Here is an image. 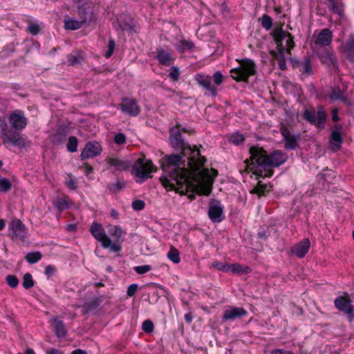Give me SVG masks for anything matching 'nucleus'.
<instances>
[{"label":"nucleus","instance_id":"obj_1","mask_svg":"<svg viewBox=\"0 0 354 354\" xmlns=\"http://www.w3.org/2000/svg\"><path fill=\"white\" fill-rule=\"evenodd\" d=\"M183 153H171L160 160L161 169L164 176L160 178L162 185L167 190L178 189L184 185L188 187L189 171L185 168L186 161L183 160Z\"/></svg>","mask_w":354,"mask_h":354},{"label":"nucleus","instance_id":"obj_2","mask_svg":"<svg viewBox=\"0 0 354 354\" xmlns=\"http://www.w3.org/2000/svg\"><path fill=\"white\" fill-rule=\"evenodd\" d=\"M250 157L244 162L246 167L252 171V174L260 177H271L273 175V167H278L288 160L286 153L281 150H274L270 154L259 146H252L250 148Z\"/></svg>","mask_w":354,"mask_h":354},{"label":"nucleus","instance_id":"obj_3","mask_svg":"<svg viewBox=\"0 0 354 354\" xmlns=\"http://www.w3.org/2000/svg\"><path fill=\"white\" fill-rule=\"evenodd\" d=\"M169 140L173 148L181 150V153L187 158V165L194 171H199L204 165L206 159L201 155L200 151L186 143L180 132V125L177 124L170 131Z\"/></svg>","mask_w":354,"mask_h":354},{"label":"nucleus","instance_id":"obj_4","mask_svg":"<svg viewBox=\"0 0 354 354\" xmlns=\"http://www.w3.org/2000/svg\"><path fill=\"white\" fill-rule=\"evenodd\" d=\"M19 131L10 128L6 122L0 123V139L6 147L8 148V145L20 149L26 147V139Z\"/></svg>","mask_w":354,"mask_h":354},{"label":"nucleus","instance_id":"obj_5","mask_svg":"<svg viewBox=\"0 0 354 354\" xmlns=\"http://www.w3.org/2000/svg\"><path fill=\"white\" fill-rule=\"evenodd\" d=\"M239 66L231 69V76L236 81H247L248 78L256 73V65L253 60L243 59L239 61Z\"/></svg>","mask_w":354,"mask_h":354},{"label":"nucleus","instance_id":"obj_6","mask_svg":"<svg viewBox=\"0 0 354 354\" xmlns=\"http://www.w3.org/2000/svg\"><path fill=\"white\" fill-rule=\"evenodd\" d=\"M272 36L277 44L279 53H284L285 51L290 55V50L295 47L293 36L282 30L281 28H275L272 31Z\"/></svg>","mask_w":354,"mask_h":354},{"label":"nucleus","instance_id":"obj_7","mask_svg":"<svg viewBox=\"0 0 354 354\" xmlns=\"http://www.w3.org/2000/svg\"><path fill=\"white\" fill-rule=\"evenodd\" d=\"M303 118L310 124H315L317 127L323 129L325 126L326 114L322 109H319L317 112L314 109L312 110L305 109Z\"/></svg>","mask_w":354,"mask_h":354},{"label":"nucleus","instance_id":"obj_8","mask_svg":"<svg viewBox=\"0 0 354 354\" xmlns=\"http://www.w3.org/2000/svg\"><path fill=\"white\" fill-rule=\"evenodd\" d=\"M334 305L337 309L346 315L350 322L354 320V306L348 297H337L334 301Z\"/></svg>","mask_w":354,"mask_h":354},{"label":"nucleus","instance_id":"obj_9","mask_svg":"<svg viewBox=\"0 0 354 354\" xmlns=\"http://www.w3.org/2000/svg\"><path fill=\"white\" fill-rule=\"evenodd\" d=\"M136 176L140 178H147L153 170V163L145 158H138L133 166Z\"/></svg>","mask_w":354,"mask_h":354},{"label":"nucleus","instance_id":"obj_10","mask_svg":"<svg viewBox=\"0 0 354 354\" xmlns=\"http://www.w3.org/2000/svg\"><path fill=\"white\" fill-rule=\"evenodd\" d=\"M8 122L12 129L20 131L27 126L28 120L22 111L15 110L9 115Z\"/></svg>","mask_w":354,"mask_h":354},{"label":"nucleus","instance_id":"obj_11","mask_svg":"<svg viewBox=\"0 0 354 354\" xmlns=\"http://www.w3.org/2000/svg\"><path fill=\"white\" fill-rule=\"evenodd\" d=\"M102 151L101 144L97 141H89L86 143L84 148L82 151L80 158L82 160H86L90 158H95L99 156Z\"/></svg>","mask_w":354,"mask_h":354},{"label":"nucleus","instance_id":"obj_12","mask_svg":"<svg viewBox=\"0 0 354 354\" xmlns=\"http://www.w3.org/2000/svg\"><path fill=\"white\" fill-rule=\"evenodd\" d=\"M208 216L214 223L221 222L225 216L220 201L212 200L209 204Z\"/></svg>","mask_w":354,"mask_h":354},{"label":"nucleus","instance_id":"obj_13","mask_svg":"<svg viewBox=\"0 0 354 354\" xmlns=\"http://www.w3.org/2000/svg\"><path fill=\"white\" fill-rule=\"evenodd\" d=\"M90 232L97 241L101 243L102 247L109 245V237L100 223H93L91 226Z\"/></svg>","mask_w":354,"mask_h":354},{"label":"nucleus","instance_id":"obj_14","mask_svg":"<svg viewBox=\"0 0 354 354\" xmlns=\"http://www.w3.org/2000/svg\"><path fill=\"white\" fill-rule=\"evenodd\" d=\"M120 107L122 112L131 116H136L140 112V107L136 101L131 98H124L120 104Z\"/></svg>","mask_w":354,"mask_h":354},{"label":"nucleus","instance_id":"obj_15","mask_svg":"<svg viewBox=\"0 0 354 354\" xmlns=\"http://www.w3.org/2000/svg\"><path fill=\"white\" fill-rule=\"evenodd\" d=\"M248 314L246 310L241 307H231L226 309L222 316L223 321H233L236 319L245 317Z\"/></svg>","mask_w":354,"mask_h":354},{"label":"nucleus","instance_id":"obj_16","mask_svg":"<svg viewBox=\"0 0 354 354\" xmlns=\"http://www.w3.org/2000/svg\"><path fill=\"white\" fill-rule=\"evenodd\" d=\"M10 227L13 231V239H18L21 241L24 240L26 235V228L19 219L15 218L12 220Z\"/></svg>","mask_w":354,"mask_h":354},{"label":"nucleus","instance_id":"obj_17","mask_svg":"<svg viewBox=\"0 0 354 354\" xmlns=\"http://www.w3.org/2000/svg\"><path fill=\"white\" fill-rule=\"evenodd\" d=\"M310 247V241L304 239L303 241L295 244L291 248V252L298 258H303L308 252Z\"/></svg>","mask_w":354,"mask_h":354},{"label":"nucleus","instance_id":"obj_18","mask_svg":"<svg viewBox=\"0 0 354 354\" xmlns=\"http://www.w3.org/2000/svg\"><path fill=\"white\" fill-rule=\"evenodd\" d=\"M332 41V32L328 29L322 30L317 36L315 41V45L328 46Z\"/></svg>","mask_w":354,"mask_h":354},{"label":"nucleus","instance_id":"obj_19","mask_svg":"<svg viewBox=\"0 0 354 354\" xmlns=\"http://www.w3.org/2000/svg\"><path fill=\"white\" fill-rule=\"evenodd\" d=\"M156 57L160 64L165 66H169L174 62L171 53L164 49H158Z\"/></svg>","mask_w":354,"mask_h":354},{"label":"nucleus","instance_id":"obj_20","mask_svg":"<svg viewBox=\"0 0 354 354\" xmlns=\"http://www.w3.org/2000/svg\"><path fill=\"white\" fill-rule=\"evenodd\" d=\"M87 21V17H84L81 20H75L72 19H66L64 21V27L68 30H77L82 28Z\"/></svg>","mask_w":354,"mask_h":354},{"label":"nucleus","instance_id":"obj_21","mask_svg":"<svg viewBox=\"0 0 354 354\" xmlns=\"http://www.w3.org/2000/svg\"><path fill=\"white\" fill-rule=\"evenodd\" d=\"M54 322V328L55 335L58 338L64 337L66 335L67 330L65 326V324L62 320L58 319L57 317L53 319Z\"/></svg>","mask_w":354,"mask_h":354},{"label":"nucleus","instance_id":"obj_22","mask_svg":"<svg viewBox=\"0 0 354 354\" xmlns=\"http://www.w3.org/2000/svg\"><path fill=\"white\" fill-rule=\"evenodd\" d=\"M343 139L340 132L335 129L333 130L330 136V145L333 150H337L341 147Z\"/></svg>","mask_w":354,"mask_h":354},{"label":"nucleus","instance_id":"obj_23","mask_svg":"<svg viewBox=\"0 0 354 354\" xmlns=\"http://www.w3.org/2000/svg\"><path fill=\"white\" fill-rule=\"evenodd\" d=\"M106 162L111 166L114 167L116 170H126L128 168L127 162L118 158H108Z\"/></svg>","mask_w":354,"mask_h":354},{"label":"nucleus","instance_id":"obj_24","mask_svg":"<svg viewBox=\"0 0 354 354\" xmlns=\"http://www.w3.org/2000/svg\"><path fill=\"white\" fill-rule=\"evenodd\" d=\"M329 96L333 100H339L345 104H352L348 97L344 95V90H333Z\"/></svg>","mask_w":354,"mask_h":354},{"label":"nucleus","instance_id":"obj_25","mask_svg":"<svg viewBox=\"0 0 354 354\" xmlns=\"http://www.w3.org/2000/svg\"><path fill=\"white\" fill-rule=\"evenodd\" d=\"M230 267L229 271H231L233 274H248L251 272V268L248 266L239 263L230 264Z\"/></svg>","mask_w":354,"mask_h":354},{"label":"nucleus","instance_id":"obj_26","mask_svg":"<svg viewBox=\"0 0 354 354\" xmlns=\"http://www.w3.org/2000/svg\"><path fill=\"white\" fill-rule=\"evenodd\" d=\"M299 70L302 73L306 74L307 75L313 73V68L311 61L309 57H306L299 64Z\"/></svg>","mask_w":354,"mask_h":354},{"label":"nucleus","instance_id":"obj_27","mask_svg":"<svg viewBox=\"0 0 354 354\" xmlns=\"http://www.w3.org/2000/svg\"><path fill=\"white\" fill-rule=\"evenodd\" d=\"M344 51L351 61H354V37H351L345 44Z\"/></svg>","mask_w":354,"mask_h":354},{"label":"nucleus","instance_id":"obj_28","mask_svg":"<svg viewBox=\"0 0 354 354\" xmlns=\"http://www.w3.org/2000/svg\"><path fill=\"white\" fill-rule=\"evenodd\" d=\"M108 233L113 238V241H120V239L123 234V231L121 227L113 225L109 227Z\"/></svg>","mask_w":354,"mask_h":354},{"label":"nucleus","instance_id":"obj_29","mask_svg":"<svg viewBox=\"0 0 354 354\" xmlns=\"http://www.w3.org/2000/svg\"><path fill=\"white\" fill-rule=\"evenodd\" d=\"M298 136L292 135L291 136L285 139V147L287 149L295 150L298 146Z\"/></svg>","mask_w":354,"mask_h":354},{"label":"nucleus","instance_id":"obj_30","mask_svg":"<svg viewBox=\"0 0 354 354\" xmlns=\"http://www.w3.org/2000/svg\"><path fill=\"white\" fill-rule=\"evenodd\" d=\"M196 80L199 84L200 86L204 87L205 88H209L211 77L209 75L198 74L196 76Z\"/></svg>","mask_w":354,"mask_h":354},{"label":"nucleus","instance_id":"obj_31","mask_svg":"<svg viewBox=\"0 0 354 354\" xmlns=\"http://www.w3.org/2000/svg\"><path fill=\"white\" fill-rule=\"evenodd\" d=\"M41 254L39 252H28L25 256V259L29 263H35L38 262L41 259Z\"/></svg>","mask_w":354,"mask_h":354},{"label":"nucleus","instance_id":"obj_32","mask_svg":"<svg viewBox=\"0 0 354 354\" xmlns=\"http://www.w3.org/2000/svg\"><path fill=\"white\" fill-rule=\"evenodd\" d=\"M12 188V183L9 179L0 176V192L3 193L8 192Z\"/></svg>","mask_w":354,"mask_h":354},{"label":"nucleus","instance_id":"obj_33","mask_svg":"<svg viewBox=\"0 0 354 354\" xmlns=\"http://www.w3.org/2000/svg\"><path fill=\"white\" fill-rule=\"evenodd\" d=\"M78 140L75 136H71L68 138L66 145L67 150L70 152H75L77 150Z\"/></svg>","mask_w":354,"mask_h":354},{"label":"nucleus","instance_id":"obj_34","mask_svg":"<svg viewBox=\"0 0 354 354\" xmlns=\"http://www.w3.org/2000/svg\"><path fill=\"white\" fill-rule=\"evenodd\" d=\"M244 140L243 135L239 132L233 133L229 138V142L234 145H239L243 142Z\"/></svg>","mask_w":354,"mask_h":354},{"label":"nucleus","instance_id":"obj_35","mask_svg":"<svg viewBox=\"0 0 354 354\" xmlns=\"http://www.w3.org/2000/svg\"><path fill=\"white\" fill-rule=\"evenodd\" d=\"M124 181L118 180L115 183H109L107 185V188L111 193H117L118 192L122 190L124 187Z\"/></svg>","mask_w":354,"mask_h":354},{"label":"nucleus","instance_id":"obj_36","mask_svg":"<svg viewBox=\"0 0 354 354\" xmlns=\"http://www.w3.org/2000/svg\"><path fill=\"white\" fill-rule=\"evenodd\" d=\"M167 257L174 263H178L180 261L179 252L174 247H171L170 250L167 254Z\"/></svg>","mask_w":354,"mask_h":354},{"label":"nucleus","instance_id":"obj_37","mask_svg":"<svg viewBox=\"0 0 354 354\" xmlns=\"http://www.w3.org/2000/svg\"><path fill=\"white\" fill-rule=\"evenodd\" d=\"M113 241V243H112L111 239L109 238V243H108L109 245L106 246V247H103V248L105 249L109 248L110 251L113 252H120L122 250L121 243L120 241Z\"/></svg>","mask_w":354,"mask_h":354},{"label":"nucleus","instance_id":"obj_38","mask_svg":"<svg viewBox=\"0 0 354 354\" xmlns=\"http://www.w3.org/2000/svg\"><path fill=\"white\" fill-rule=\"evenodd\" d=\"M211 267L214 268L218 270L224 271V272L229 271V268H230L229 263H223V262L218 261H214V262H212Z\"/></svg>","mask_w":354,"mask_h":354},{"label":"nucleus","instance_id":"obj_39","mask_svg":"<svg viewBox=\"0 0 354 354\" xmlns=\"http://www.w3.org/2000/svg\"><path fill=\"white\" fill-rule=\"evenodd\" d=\"M82 57L79 55L69 54L67 56V62L70 66H76L82 63Z\"/></svg>","mask_w":354,"mask_h":354},{"label":"nucleus","instance_id":"obj_40","mask_svg":"<svg viewBox=\"0 0 354 354\" xmlns=\"http://www.w3.org/2000/svg\"><path fill=\"white\" fill-rule=\"evenodd\" d=\"M329 1V6L331 9V10L337 13L338 15H341L342 12V4L341 2L339 0H328Z\"/></svg>","mask_w":354,"mask_h":354},{"label":"nucleus","instance_id":"obj_41","mask_svg":"<svg viewBox=\"0 0 354 354\" xmlns=\"http://www.w3.org/2000/svg\"><path fill=\"white\" fill-rule=\"evenodd\" d=\"M23 287L25 289H30L34 286V281L30 273H26L23 277Z\"/></svg>","mask_w":354,"mask_h":354},{"label":"nucleus","instance_id":"obj_42","mask_svg":"<svg viewBox=\"0 0 354 354\" xmlns=\"http://www.w3.org/2000/svg\"><path fill=\"white\" fill-rule=\"evenodd\" d=\"M100 304V300L98 298H95L92 301L86 303L84 306L86 313L96 309Z\"/></svg>","mask_w":354,"mask_h":354},{"label":"nucleus","instance_id":"obj_43","mask_svg":"<svg viewBox=\"0 0 354 354\" xmlns=\"http://www.w3.org/2000/svg\"><path fill=\"white\" fill-rule=\"evenodd\" d=\"M261 25L266 30H270L272 26V18L267 15H263L261 18Z\"/></svg>","mask_w":354,"mask_h":354},{"label":"nucleus","instance_id":"obj_44","mask_svg":"<svg viewBox=\"0 0 354 354\" xmlns=\"http://www.w3.org/2000/svg\"><path fill=\"white\" fill-rule=\"evenodd\" d=\"M179 43V48L181 51L191 50L194 47V44L192 41L181 39Z\"/></svg>","mask_w":354,"mask_h":354},{"label":"nucleus","instance_id":"obj_45","mask_svg":"<svg viewBox=\"0 0 354 354\" xmlns=\"http://www.w3.org/2000/svg\"><path fill=\"white\" fill-rule=\"evenodd\" d=\"M6 281L8 285L12 288H16L19 284V280L15 275H8Z\"/></svg>","mask_w":354,"mask_h":354},{"label":"nucleus","instance_id":"obj_46","mask_svg":"<svg viewBox=\"0 0 354 354\" xmlns=\"http://www.w3.org/2000/svg\"><path fill=\"white\" fill-rule=\"evenodd\" d=\"M266 186L264 185H261L260 183H258V185L252 189L251 191L252 194H258L259 197L265 195Z\"/></svg>","mask_w":354,"mask_h":354},{"label":"nucleus","instance_id":"obj_47","mask_svg":"<svg viewBox=\"0 0 354 354\" xmlns=\"http://www.w3.org/2000/svg\"><path fill=\"white\" fill-rule=\"evenodd\" d=\"M154 325L153 323L149 320L147 319L143 322L142 325V329L147 333H151L153 330Z\"/></svg>","mask_w":354,"mask_h":354},{"label":"nucleus","instance_id":"obj_48","mask_svg":"<svg viewBox=\"0 0 354 354\" xmlns=\"http://www.w3.org/2000/svg\"><path fill=\"white\" fill-rule=\"evenodd\" d=\"M132 208L136 211H140L145 207V203L140 199L134 200L131 203Z\"/></svg>","mask_w":354,"mask_h":354},{"label":"nucleus","instance_id":"obj_49","mask_svg":"<svg viewBox=\"0 0 354 354\" xmlns=\"http://www.w3.org/2000/svg\"><path fill=\"white\" fill-rule=\"evenodd\" d=\"M274 58L278 62V66L280 68V69L285 70L286 68V59L284 57V53H282V54L279 53V55H274Z\"/></svg>","mask_w":354,"mask_h":354},{"label":"nucleus","instance_id":"obj_50","mask_svg":"<svg viewBox=\"0 0 354 354\" xmlns=\"http://www.w3.org/2000/svg\"><path fill=\"white\" fill-rule=\"evenodd\" d=\"M91 13V8L89 6H87V7H79L78 8V14L80 15L81 17V19H82V18L84 17H87V19H88V17H90V14Z\"/></svg>","mask_w":354,"mask_h":354},{"label":"nucleus","instance_id":"obj_51","mask_svg":"<svg viewBox=\"0 0 354 354\" xmlns=\"http://www.w3.org/2000/svg\"><path fill=\"white\" fill-rule=\"evenodd\" d=\"M115 48V41L112 39H109V43H108V50L105 54V57L106 58H109L113 55Z\"/></svg>","mask_w":354,"mask_h":354},{"label":"nucleus","instance_id":"obj_52","mask_svg":"<svg viewBox=\"0 0 354 354\" xmlns=\"http://www.w3.org/2000/svg\"><path fill=\"white\" fill-rule=\"evenodd\" d=\"M113 140L117 145H124L126 142V136L122 133H118L115 135Z\"/></svg>","mask_w":354,"mask_h":354},{"label":"nucleus","instance_id":"obj_53","mask_svg":"<svg viewBox=\"0 0 354 354\" xmlns=\"http://www.w3.org/2000/svg\"><path fill=\"white\" fill-rule=\"evenodd\" d=\"M27 30L32 35H35L39 33L40 27L37 24L30 23L27 28Z\"/></svg>","mask_w":354,"mask_h":354},{"label":"nucleus","instance_id":"obj_54","mask_svg":"<svg viewBox=\"0 0 354 354\" xmlns=\"http://www.w3.org/2000/svg\"><path fill=\"white\" fill-rule=\"evenodd\" d=\"M151 268L149 265L138 266L134 268V270L138 274H145Z\"/></svg>","mask_w":354,"mask_h":354},{"label":"nucleus","instance_id":"obj_55","mask_svg":"<svg viewBox=\"0 0 354 354\" xmlns=\"http://www.w3.org/2000/svg\"><path fill=\"white\" fill-rule=\"evenodd\" d=\"M66 138V134L63 132H57L53 136V142L56 144L62 143Z\"/></svg>","mask_w":354,"mask_h":354},{"label":"nucleus","instance_id":"obj_56","mask_svg":"<svg viewBox=\"0 0 354 354\" xmlns=\"http://www.w3.org/2000/svg\"><path fill=\"white\" fill-rule=\"evenodd\" d=\"M270 227H267L266 230H261L257 234L258 238L266 240L270 235Z\"/></svg>","mask_w":354,"mask_h":354},{"label":"nucleus","instance_id":"obj_57","mask_svg":"<svg viewBox=\"0 0 354 354\" xmlns=\"http://www.w3.org/2000/svg\"><path fill=\"white\" fill-rule=\"evenodd\" d=\"M212 78L214 84L218 86L223 82V75L221 72L217 71L213 75Z\"/></svg>","mask_w":354,"mask_h":354},{"label":"nucleus","instance_id":"obj_58","mask_svg":"<svg viewBox=\"0 0 354 354\" xmlns=\"http://www.w3.org/2000/svg\"><path fill=\"white\" fill-rule=\"evenodd\" d=\"M138 286L136 283H132L131 284L127 289V295L129 297H133L136 291L138 290Z\"/></svg>","mask_w":354,"mask_h":354},{"label":"nucleus","instance_id":"obj_59","mask_svg":"<svg viewBox=\"0 0 354 354\" xmlns=\"http://www.w3.org/2000/svg\"><path fill=\"white\" fill-rule=\"evenodd\" d=\"M169 77L174 81L178 80L179 77V71L178 68L176 66L173 67L171 71L169 74Z\"/></svg>","mask_w":354,"mask_h":354},{"label":"nucleus","instance_id":"obj_60","mask_svg":"<svg viewBox=\"0 0 354 354\" xmlns=\"http://www.w3.org/2000/svg\"><path fill=\"white\" fill-rule=\"evenodd\" d=\"M55 268L53 266L48 265L45 268V274L48 278L50 277L55 272Z\"/></svg>","mask_w":354,"mask_h":354},{"label":"nucleus","instance_id":"obj_61","mask_svg":"<svg viewBox=\"0 0 354 354\" xmlns=\"http://www.w3.org/2000/svg\"><path fill=\"white\" fill-rule=\"evenodd\" d=\"M56 206L59 209L61 210L66 209L68 207L67 202L65 200L62 199L59 200L57 202Z\"/></svg>","mask_w":354,"mask_h":354},{"label":"nucleus","instance_id":"obj_62","mask_svg":"<svg viewBox=\"0 0 354 354\" xmlns=\"http://www.w3.org/2000/svg\"><path fill=\"white\" fill-rule=\"evenodd\" d=\"M270 354H294L291 351H286L282 348H276L270 351Z\"/></svg>","mask_w":354,"mask_h":354},{"label":"nucleus","instance_id":"obj_63","mask_svg":"<svg viewBox=\"0 0 354 354\" xmlns=\"http://www.w3.org/2000/svg\"><path fill=\"white\" fill-rule=\"evenodd\" d=\"M281 133L284 140L292 136L288 129L285 127L281 128Z\"/></svg>","mask_w":354,"mask_h":354},{"label":"nucleus","instance_id":"obj_64","mask_svg":"<svg viewBox=\"0 0 354 354\" xmlns=\"http://www.w3.org/2000/svg\"><path fill=\"white\" fill-rule=\"evenodd\" d=\"M84 173L86 176H88L90 174L93 173V168L89 165L88 163H85L83 166Z\"/></svg>","mask_w":354,"mask_h":354}]
</instances>
